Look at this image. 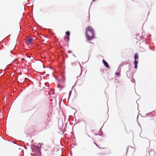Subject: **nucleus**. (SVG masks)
<instances>
[{"instance_id": "10", "label": "nucleus", "mask_w": 156, "mask_h": 156, "mask_svg": "<svg viewBox=\"0 0 156 156\" xmlns=\"http://www.w3.org/2000/svg\"><path fill=\"white\" fill-rule=\"evenodd\" d=\"M68 52H69V53H71V52H72V51H69Z\"/></svg>"}, {"instance_id": "6", "label": "nucleus", "mask_w": 156, "mask_h": 156, "mask_svg": "<svg viewBox=\"0 0 156 156\" xmlns=\"http://www.w3.org/2000/svg\"><path fill=\"white\" fill-rule=\"evenodd\" d=\"M138 55L137 53H136L134 55V58L135 60H136L138 58Z\"/></svg>"}, {"instance_id": "9", "label": "nucleus", "mask_w": 156, "mask_h": 156, "mask_svg": "<svg viewBox=\"0 0 156 156\" xmlns=\"http://www.w3.org/2000/svg\"><path fill=\"white\" fill-rule=\"evenodd\" d=\"M115 74L117 76H119V73H117V72H116L115 73Z\"/></svg>"}, {"instance_id": "3", "label": "nucleus", "mask_w": 156, "mask_h": 156, "mask_svg": "<svg viewBox=\"0 0 156 156\" xmlns=\"http://www.w3.org/2000/svg\"><path fill=\"white\" fill-rule=\"evenodd\" d=\"M33 41V39L31 37H29L27 39V41L28 43L29 44L31 43Z\"/></svg>"}, {"instance_id": "8", "label": "nucleus", "mask_w": 156, "mask_h": 156, "mask_svg": "<svg viewBox=\"0 0 156 156\" xmlns=\"http://www.w3.org/2000/svg\"><path fill=\"white\" fill-rule=\"evenodd\" d=\"M66 34L68 36H69L70 35V32H69L67 31L66 32Z\"/></svg>"}, {"instance_id": "1", "label": "nucleus", "mask_w": 156, "mask_h": 156, "mask_svg": "<svg viewBox=\"0 0 156 156\" xmlns=\"http://www.w3.org/2000/svg\"><path fill=\"white\" fill-rule=\"evenodd\" d=\"M85 34L86 39L89 41H91L95 37L94 30L90 26L86 28Z\"/></svg>"}, {"instance_id": "11", "label": "nucleus", "mask_w": 156, "mask_h": 156, "mask_svg": "<svg viewBox=\"0 0 156 156\" xmlns=\"http://www.w3.org/2000/svg\"><path fill=\"white\" fill-rule=\"evenodd\" d=\"M129 65L128 64V67H129Z\"/></svg>"}, {"instance_id": "4", "label": "nucleus", "mask_w": 156, "mask_h": 156, "mask_svg": "<svg viewBox=\"0 0 156 156\" xmlns=\"http://www.w3.org/2000/svg\"><path fill=\"white\" fill-rule=\"evenodd\" d=\"M138 63V61H136V60H135V61L134 62V64L135 65L134 66V68L135 69L137 68V65Z\"/></svg>"}, {"instance_id": "7", "label": "nucleus", "mask_w": 156, "mask_h": 156, "mask_svg": "<svg viewBox=\"0 0 156 156\" xmlns=\"http://www.w3.org/2000/svg\"><path fill=\"white\" fill-rule=\"evenodd\" d=\"M64 39L66 41H68L69 40V37H64Z\"/></svg>"}, {"instance_id": "5", "label": "nucleus", "mask_w": 156, "mask_h": 156, "mask_svg": "<svg viewBox=\"0 0 156 156\" xmlns=\"http://www.w3.org/2000/svg\"><path fill=\"white\" fill-rule=\"evenodd\" d=\"M21 76L18 77L17 78L19 79V80H20L21 82H24V80H25V78L23 77L22 78V80L21 79Z\"/></svg>"}, {"instance_id": "2", "label": "nucleus", "mask_w": 156, "mask_h": 156, "mask_svg": "<svg viewBox=\"0 0 156 156\" xmlns=\"http://www.w3.org/2000/svg\"><path fill=\"white\" fill-rule=\"evenodd\" d=\"M102 62L104 65L107 68H109V66L107 62L104 60H103Z\"/></svg>"}]
</instances>
